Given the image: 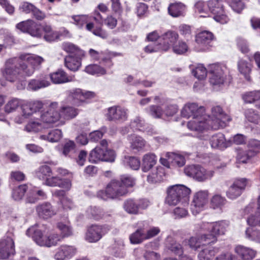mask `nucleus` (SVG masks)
<instances>
[{
    "label": "nucleus",
    "instance_id": "obj_29",
    "mask_svg": "<svg viewBox=\"0 0 260 260\" xmlns=\"http://www.w3.org/2000/svg\"><path fill=\"white\" fill-rule=\"evenodd\" d=\"M234 251L242 260H252L257 254L256 250L241 245L236 246Z\"/></svg>",
    "mask_w": 260,
    "mask_h": 260
},
{
    "label": "nucleus",
    "instance_id": "obj_58",
    "mask_svg": "<svg viewBox=\"0 0 260 260\" xmlns=\"http://www.w3.org/2000/svg\"><path fill=\"white\" fill-rule=\"evenodd\" d=\"M226 202V200L225 198L220 194H216L212 197L210 204L213 209H218L223 207Z\"/></svg>",
    "mask_w": 260,
    "mask_h": 260
},
{
    "label": "nucleus",
    "instance_id": "obj_53",
    "mask_svg": "<svg viewBox=\"0 0 260 260\" xmlns=\"http://www.w3.org/2000/svg\"><path fill=\"white\" fill-rule=\"evenodd\" d=\"M85 72L92 75H103L106 73L105 69L98 64H89L86 67Z\"/></svg>",
    "mask_w": 260,
    "mask_h": 260
},
{
    "label": "nucleus",
    "instance_id": "obj_14",
    "mask_svg": "<svg viewBox=\"0 0 260 260\" xmlns=\"http://www.w3.org/2000/svg\"><path fill=\"white\" fill-rule=\"evenodd\" d=\"M250 180L246 178H236L226 192V197L231 200H235L239 197L249 186Z\"/></svg>",
    "mask_w": 260,
    "mask_h": 260
},
{
    "label": "nucleus",
    "instance_id": "obj_46",
    "mask_svg": "<svg viewBox=\"0 0 260 260\" xmlns=\"http://www.w3.org/2000/svg\"><path fill=\"white\" fill-rule=\"evenodd\" d=\"M168 11L174 17L183 16L185 11V6L181 3L172 4L169 6Z\"/></svg>",
    "mask_w": 260,
    "mask_h": 260
},
{
    "label": "nucleus",
    "instance_id": "obj_36",
    "mask_svg": "<svg viewBox=\"0 0 260 260\" xmlns=\"http://www.w3.org/2000/svg\"><path fill=\"white\" fill-rule=\"evenodd\" d=\"M165 176L164 169L158 167L150 170L147 176V181L151 184L160 182L164 180Z\"/></svg>",
    "mask_w": 260,
    "mask_h": 260
},
{
    "label": "nucleus",
    "instance_id": "obj_60",
    "mask_svg": "<svg viewBox=\"0 0 260 260\" xmlns=\"http://www.w3.org/2000/svg\"><path fill=\"white\" fill-rule=\"evenodd\" d=\"M247 148L252 155L255 156L260 153V141L255 139L249 140L247 143Z\"/></svg>",
    "mask_w": 260,
    "mask_h": 260
},
{
    "label": "nucleus",
    "instance_id": "obj_55",
    "mask_svg": "<svg viewBox=\"0 0 260 260\" xmlns=\"http://www.w3.org/2000/svg\"><path fill=\"white\" fill-rule=\"evenodd\" d=\"M123 163L125 166H128L135 170H138L140 167V160L134 156H125L123 160Z\"/></svg>",
    "mask_w": 260,
    "mask_h": 260
},
{
    "label": "nucleus",
    "instance_id": "obj_11",
    "mask_svg": "<svg viewBox=\"0 0 260 260\" xmlns=\"http://www.w3.org/2000/svg\"><path fill=\"white\" fill-rule=\"evenodd\" d=\"M184 173L198 182H205L213 177L214 171L206 169L199 165H192L185 168Z\"/></svg>",
    "mask_w": 260,
    "mask_h": 260
},
{
    "label": "nucleus",
    "instance_id": "obj_56",
    "mask_svg": "<svg viewBox=\"0 0 260 260\" xmlns=\"http://www.w3.org/2000/svg\"><path fill=\"white\" fill-rule=\"evenodd\" d=\"M172 47L173 52L179 55L185 54L188 50L187 44L182 40L179 41L178 43H175Z\"/></svg>",
    "mask_w": 260,
    "mask_h": 260
},
{
    "label": "nucleus",
    "instance_id": "obj_13",
    "mask_svg": "<svg viewBox=\"0 0 260 260\" xmlns=\"http://www.w3.org/2000/svg\"><path fill=\"white\" fill-rule=\"evenodd\" d=\"M208 197L207 190H201L194 193L190 205V210L193 215H196L206 209Z\"/></svg>",
    "mask_w": 260,
    "mask_h": 260
},
{
    "label": "nucleus",
    "instance_id": "obj_22",
    "mask_svg": "<svg viewBox=\"0 0 260 260\" xmlns=\"http://www.w3.org/2000/svg\"><path fill=\"white\" fill-rule=\"evenodd\" d=\"M229 226L227 220H221L214 222H203L201 229L205 231L213 232L217 236L224 235Z\"/></svg>",
    "mask_w": 260,
    "mask_h": 260
},
{
    "label": "nucleus",
    "instance_id": "obj_25",
    "mask_svg": "<svg viewBox=\"0 0 260 260\" xmlns=\"http://www.w3.org/2000/svg\"><path fill=\"white\" fill-rule=\"evenodd\" d=\"M38 216L43 219H48L56 214L55 208L48 202L38 204L36 207Z\"/></svg>",
    "mask_w": 260,
    "mask_h": 260
},
{
    "label": "nucleus",
    "instance_id": "obj_44",
    "mask_svg": "<svg viewBox=\"0 0 260 260\" xmlns=\"http://www.w3.org/2000/svg\"><path fill=\"white\" fill-rule=\"evenodd\" d=\"M129 239L131 243L133 244H139L142 243L146 240L145 229L139 227L135 232L129 235Z\"/></svg>",
    "mask_w": 260,
    "mask_h": 260
},
{
    "label": "nucleus",
    "instance_id": "obj_15",
    "mask_svg": "<svg viewBox=\"0 0 260 260\" xmlns=\"http://www.w3.org/2000/svg\"><path fill=\"white\" fill-rule=\"evenodd\" d=\"M115 158V153L113 150H107L97 146L89 153V161L92 163H98L100 161L113 162Z\"/></svg>",
    "mask_w": 260,
    "mask_h": 260
},
{
    "label": "nucleus",
    "instance_id": "obj_45",
    "mask_svg": "<svg viewBox=\"0 0 260 260\" xmlns=\"http://www.w3.org/2000/svg\"><path fill=\"white\" fill-rule=\"evenodd\" d=\"M21 109L22 110V116L21 117H16L15 118V121L19 124L22 123L24 121V119L29 118L34 114L28 102L22 103Z\"/></svg>",
    "mask_w": 260,
    "mask_h": 260
},
{
    "label": "nucleus",
    "instance_id": "obj_2",
    "mask_svg": "<svg viewBox=\"0 0 260 260\" xmlns=\"http://www.w3.org/2000/svg\"><path fill=\"white\" fill-rule=\"evenodd\" d=\"M44 59L37 54L22 53L18 58L8 59L2 71L3 77L10 82H19L25 77L32 76L40 68Z\"/></svg>",
    "mask_w": 260,
    "mask_h": 260
},
{
    "label": "nucleus",
    "instance_id": "obj_24",
    "mask_svg": "<svg viewBox=\"0 0 260 260\" xmlns=\"http://www.w3.org/2000/svg\"><path fill=\"white\" fill-rule=\"evenodd\" d=\"M148 206V203L146 200L140 201L132 199L126 200L123 205L124 211L130 214H138L140 209H144Z\"/></svg>",
    "mask_w": 260,
    "mask_h": 260
},
{
    "label": "nucleus",
    "instance_id": "obj_63",
    "mask_svg": "<svg viewBox=\"0 0 260 260\" xmlns=\"http://www.w3.org/2000/svg\"><path fill=\"white\" fill-rule=\"evenodd\" d=\"M231 8L235 12L240 13L244 7V0H226Z\"/></svg>",
    "mask_w": 260,
    "mask_h": 260
},
{
    "label": "nucleus",
    "instance_id": "obj_54",
    "mask_svg": "<svg viewBox=\"0 0 260 260\" xmlns=\"http://www.w3.org/2000/svg\"><path fill=\"white\" fill-rule=\"evenodd\" d=\"M243 100L246 103H252L260 100V90L245 92L243 94Z\"/></svg>",
    "mask_w": 260,
    "mask_h": 260
},
{
    "label": "nucleus",
    "instance_id": "obj_57",
    "mask_svg": "<svg viewBox=\"0 0 260 260\" xmlns=\"http://www.w3.org/2000/svg\"><path fill=\"white\" fill-rule=\"evenodd\" d=\"M27 189L25 184L20 185L13 189L12 197L15 201H19L22 199Z\"/></svg>",
    "mask_w": 260,
    "mask_h": 260
},
{
    "label": "nucleus",
    "instance_id": "obj_23",
    "mask_svg": "<svg viewBox=\"0 0 260 260\" xmlns=\"http://www.w3.org/2000/svg\"><path fill=\"white\" fill-rule=\"evenodd\" d=\"M178 107L176 105H171L167 106L164 111H162L159 106H151L146 109L147 113L155 118L162 117L163 115L169 117L172 116L178 111Z\"/></svg>",
    "mask_w": 260,
    "mask_h": 260
},
{
    "label": "nucleus",
    "instance_id": "obj_28",
    "mask_svg": "<svg viewBox=\"0 0 260 260\" xmlns=\"http://www.w3.org/2000/svg\"><path fill=\"white\" fill-rule=\"evenodd\" d=\"M109 250L111 254L116 257H124L126 253L123 240L120 238L114 239L113 243L109 247Z\"/></svg>",
    "mask_w": 260,
    "mask_h": 260
},
{
    "label": "nucleus",
    "instance_id": "obj_39",
    "mask_svg": "<svg viewBox=\"0 0 260 260\" xmlns=\"http://www.w3.org/2000/svg\"><path fill=\"white\" fill-rule=\"evenodd\" d=\"M83 90L77 88L68 91V100L73 105L79 106L84 103L83 101Z\"/></svg>",
    "mask_w": 260,
    "mask_h": 260
},
{
    "label": "nucleus",
    "instance_id": "obj_38",
    "mask_svg": "<svg viewBox=\"0 0 260 260\" xmlns=\"http://www.w3.org/2000/svg\"><path fill=\"white\" fill-rule=\"evenodd\" d=\"M132 149L136 151L143 150L146 146V141L140 136L135 134L128 136Z\"/></svg>",
    "mask_w": 260,
    "mask_h": 260
},
{
    "label": "nucleus",
    "instance_id": "obj_50",
    "mask_svg": "<svg viewBox=\"0 0 260 260\" xmlns=\"http://www.w3.org/2000/svg\"><path fill=\"white\" fill-rule=\"evenodd\" d=\"M61 131L58 129L51 131L47 135H43L40 136L42 140H46L49 142L55 143L58 142L62 137Z\"/></svg>",
    "mask_w": 260,
    "mask_h": 260
},
{
    "label": "nucleus",
    "instance_id": "obj_40",
    "mask_svg": "<svg viewBox=\"0 0 260 260\" xmlns=\"http://www.w3.org/2000/svg\"><path fill=\"white\" fill-rule=\"evenodd\" d=\"M157 158L156 155L151 153L145 154L142 159V170L144 172H147L153 169L156 164Z\"/></svg>",
    "mask_w": 260,
    "mask_h": 260
},
{
    "label": "nucleus",
    "instance_id": "obj_64",
    "mask_svg": "<svg viewBox=\"0 0 260 260\" xmlns=\"http://www.w3.org/2000/svg\"><path fill=\"white\" fill-rule=\"evenodd\" d=\"M171 155L172 160V165L181 167L185 165V159L183 155L174 153H172Z\"/></svg>",
    "mask_w": 260,
    "mask_h": 260
},
{
    "label": "nucleus",
    "instance_id": "obj_19",
    "mask_svg": "<svg viewBox=\"0 0 260 260\" xmlns=\"http://www.w3.org/2000/svg\"><path fill=\"white\" fill-rule=\"evenodd\" d=\"M105 116L109 121L122 122L127 119V110L119 106H114L105 111Z\"/></svg>",
    "mask_w": 260,
    "mask_h": 260
},
{
    "label": "nucleus",
    "instance_id": "obj_59",
    "mask_svg": "<svg viewBox=\"0 0 260 260\" xmlns=\"http://www.w3.org/2000/svg\"><path fill=\"white\" fill-rule=\"evenodd\" d=\"M129 126L133 131H145L146 125L143 119L140 117H137L131 121Z\"/></svg>",
    "mask_w": 260,
    "mask_h": 260
},
{
    "label": "nucleus",
    "instance_id": "obj_8",
    "mask_svg": "<svg viewBox=\"0 0 260 260\" xmlns=\"http://www.w3.org/2000/svg\"><path fill=\"white\" fill-rule=\"evenodd\" d=\"M191 190L183 184L169 186L166 189L165 202L170 206H175L182 199H188Z\"/></svg>",
    "mask_w": 260,
    "mask_h": 260
},
{
    "label": "nucleus",
    "instance_id": "obj_35",
    "mask_svg": "<svg viewBox=\"0 0 260 260\" xmlns=\"http://www.w3.org/2000/svg\"><path fill=\"white\" fill-rule=\"evenodd\" d=\"M51 81L54 84H62L73 81V77L69 76L62 70H58L49 75Z\"/></svg>",
    "mask_w": 260,
    "mask_h": 260
},
{
    "label": "nucleus",
    "instance_id": "obj_12",
    "mask_svg": "<svg viewBox=\"0 0 260 260\" xmlns=\"http://www.w3.org/2000/svg\"><path fill=\"white\" fill-rule=\"evenodd\" d=\"M244 215H247L246 222L249 227H260V196L257 200L256 207L254 203H250L244 209Z\"/></svg>",
    "mask_w": 260,
    "mask_h": 260
},
{
    "label": "nucleus",
    "instance_id": "obj_20",
    "mask_svg": "<svg viewBox=\"0 0 260 260\" xmlns=\"http://www.w3.org/2000/svg\"><path fill=\"white\" fill-rule=\"evenodd\" d=\"M14 253V240L12 235L9 234L0 240V259L8 258Z\"/></svg>",
    "mask_w": 260,
    "mask_h": 260
},
{
    "label": "nucleus",
    "instance_id": "obj_52",
    "mask_svg": "<svg viewBox=\"0 0 260 260\" xmlns=\"http://www.w3.org/2000/svg\"><path fill=\"white\" fill-rule=\"evenodd\" d=\"M22 101L17 98H12L9 100L4 107L6 113H10L15 112L19 107H21Z\"/></svg>",
    "mask_w": 260,
    "mask_h": 260
},
{
    "label": "nucleus",
    "instance_id": "obj_27",
    "mask_svg": "<svg viewBox=\"0 0 260 260\" xmlns=\"http://www.w3.org/2000/svg\"><path fill=\"white\" fill-rule=\"evenodd\" d=\"M86 215L88 218L99 220L110 221L112 216L108 212L104 211L102 209L96 206H90L86 210Z\"/></svg>",
    "mask_w": 260,
    "mask_h": 260
},
{
    "label": "nucleus",
    "instance_id": "obj_61",
    "mask_svg": "<svg viewBox=\"0 0 260 260\" xmlns=\"http://www.w3.org/2000/svg\"><path fill=\"white\" fill-rule=\"evenodd\" d=\"M254 156V155H252L250 151L248 149L247 151H239L238 153L237 158L240 163H247Z\"/></svg>",
    "mask_w": 260,
    "mask_h": 260
},
{
    "label": "nucleus",
    "instance_id": "obj_49",
    "mask_svg": "<svg viewBox=\"0 0 260 260\" xmlns=\"http://www.w3.org/2000/svg\"><path fill=\"white\" fill-rule=\"evenodd\" d=\"M89 54L90 57L94 60H98L101 58L102 62H105V66L107 68H110L113 66L110 57H104L102 52H99L92 49H90L89 50Z\"/></svg>",
    "mask_w": 260,
    "mask_h": 260
},
{
    "label": "nucleus",
    "instance_id": "obj_16",
    "mask_svg": "<svg viewBox=\"0 0 260 260\" xmlns=\"http://www.w3.org/2000/svg\"><path fill=\"white\" fill-rule=\"evenodd\" d=\"M111 229L108 224L91 225L86 233L85 239L89 242L95 243L99 241L103 236L106 234Z\"/></svg>",
    "mask_w": 260,
    "mask_h": 260
},
{
    "label": "nucleus",
    "instance_id": "obj_48",
    "mask_svg": "<svg viewBox=\"0 0 260 260\" xmlns=\"http://www.w3.org/2000/svg\"><path fill=\"white\" fill-rule=\"evenodd\" d=\"M245 118L250 122L260 125V113L253 109H248L245 110Z\"/></svg>",
    "mask_w": 260,
    "mask_h": 260
},
{
    "label": "nucleus",
    "instance_id": "obj_3",
    "mask_svg": "<svg viewBox=\"0 0 260 260\" xmlns=\"http://www.w3.org/2000/svg\"><path fill=\"white\" fill-rule=\"evenodd\" d=\"M208 71L209 74V83L214 90L220 91L230 83L231 77L225 64L220 63L211 64L208 66ZM192 72L194 77L202 80L206 78L207 69L200 64Z\"/></svg>",
    "mask_w": 260,
    "mask_h": 260
},
{
    "label": "nucleus",
    "instance_id": "obj_33",
    "mask_svg": "<svg viewBox=\"0 0 260 260\" xmlns=\"http://www.w3.org/2000/svg\"><path fill=\"white\" fill-rule=\"evenodd\" d=\"M218 252V248L210 245L202 246L198 254V260H213Z\"/></svg>",
    "mask_w": 260,
    "mask_h": 260
},
{
    "label": "nucleus",
    "instance_id": "obj_30",
    "mask_svg": "<svg viewBox=\"0 0 260 260\" xmlns=\"http://www.w3.org/2000/svg\"><path fill=\"white\" fill-rule=\"evenodd\" d=\"M45 113H42L40 115V120H30L25 126V129L27 132L37 133L43 128H47L52 126L54 123H47L45 122L42 118V116Z\"/></svg>",
    "mask_w": 260,
    "mask_h": 260
},
{
    "label": "nucleus",
    "instance_id": "obj_26",
    "mask_svg": "<svg viewBox=\"0 0 260 260\" xmlns=\"http://www.w3.org/2000/svg\"><path fill=\"white\" fill-rule=\"evenodd\" d=\"M179 39L178 34L173 30H169L160 36L161 46L164 51H168Z\"/></svg>",
    "mask_w": 260,
    "mask_h": 260
},
{
    "label": "nucleus",
    "instance_id": "obj_62",
    "mask_svg": "<svg viewBox=\"0 0 260 260\" xmlns=\"http://www.w3.org/2000/svg\"><path fill=\"white\" fill-rule=\"evenodd\" d=\"M209 233L204 234L200 235L203 243L205 244L211 245L215 244L217 241V235L213 232H208Z\"/></svg>",
    "mask_w": 260,
    "mask_h": 260
},
{
    "label": "nucleus",
    "instance_id": "obj_34",
    "mask_svg": "<svg viewBox=\"0 0 260 260\" xmlns=\"http://www.w3.org/2000/svg\"><path fill=\"white\" fill-rule=\"evenodd\" d=\"M166 246L167 249L174 255L178 256L183 255L184 251L182 245L177 242L171 236H168L167 237Z\"/></svg>",
    "mask_w": 260,
    "mask_h": 260
},
{
    "label": "nucleus",
    "instance_id": "obj_41",
    "mask_svg": "<svg viewBox=\"0 0 260 260\" xmlns=\"http://www.w3.org/2000/svg\"><path fill=\"white\" fill-rule=\"evenodd\" d=\"M64 64L70 71L76 72L81 66V59L71 55H68L64 58Z\"/></svg>",
    "mask_w": 260,
    "mask_h": 260
},
{
    "label": "nucleus",
    "instance_id": "obj_10",
    "mask_svg": "<svg viewBox=\"0 0 260 260\" xmlns=\"http://www.w3.org/2000/svg\"><path fill=\"white\" fill-rule=\"evenodd\" d=\"M70 17L72 20L71 22L79 29H82L85 26L86 30L91 32L96 36L102 39H106L108 37V33L106 30L103 29L101 27H96L94 28V23L88 21V15H74Z\"/></svg>",
    "mask_w": 260,
    "mask_h": 260
},
{
    "label": "nucleus",
    "instance_id": "obj_21",
    "mask_svg": "<svg viewBox=\"0 0 260 260\" xmlns=\"http://www.w3.org/2000/svg\"><path fill=\"white\" fill-rule=\"evenodd\" d=\"M77 252V248L74 245L61 244L56 249L54 258L55 260H70Z\"/></svg>",
    "mask_w": 260,
    "mask_h": 260
},
{
    "label": "nucleus",
    "instance_id": "obj_1",
    "mask_svg": "<svg viewBox=\"0 0 260 260\" xmlns=\"http://www.w3.org/2000/svg\"><path fill=\"white\" fill-rule=\"evenodd\" d=\"M210 115H206L205 107L199 106L196 103L185 105L181 111L183 117L192 118L187 122V127L194 132L195 136L201 140H206L208 139V131L223 128L231 120L230 117L220 106H213Z\"/></svg>",
    "mask_w": 260,
    "mask_h": 260
},
{
    "label": "nucleus",
    "instance_id": "obj_5",
    "mask_svg": "<svg viewBox=\"0 0 260 260\" xmlns=\"http://www.w3.org/2000/svg\"><path fill=\"white\" fill-rule=\"evenodd\" d=\"M26 235L31 237L39 246L50 248L61 242V237L56 232H51L46 226L35 225L27 229Z\"/></svg>",
    "mask_w": 260,
    "mask_h": 260
},
{
    "label": "nucleus",
    "instance_id": "obj_32",
    "mask_svg": "<svg viewBox=\"0 0 260 260\" xmlns=\"http://www.w3.org/2000/svg\"><path fill=\"white\" fill-rule=\"evenodd\" d=\"M210 145L212 148L224 149L229 147L231 142L225 140L224 135L220 133L212 136L209 139Z\"/></svg>",
    "mask_w": 260,
    "mask_h": 260
},
{
    "label": "nucleus",
    "instance_id": "obj_47",
    "mask_svg": "<svg viewBox=\"0 0 260 260\" xmlns=\"http://www.w3.org/2000/svg\"><path fill=\"white\" fill-rule=\"evenodd\" d=\"M245 238L248 240L260 244V230L251 227L246 228Z\"/></svg>",
    "mask_w": 260,
    "mask_h": 260
},
{
    "label": "nucleus",
    "instance_id": "obj_31",
    "mask_svg": "<svg viewBox=\"0 0 260 260\" xmlns=\"http://www.w3.org/2000/svg\"><path fill=\"white\" fill-rule=\"evenodd\" d=\"M50 85L47 75H42L39 79H33L29 81L27 89L28 90L37 91L41 88H45Z\"/></svg>",
    "mask_w": 260,
    "mask_h": 260
},
{
    "label": "nucleus",
    "instance_id": "obj_43",
    "mask_svg": "<svg viewBox=\"0 0 260 260\" xmlns=\"http://www.w3.org/2000/svg\"><path fill=\"white\" fill-rule=\"evenodd\" d=\"M237 66L240 74L243 75L247 80H250V74L251 71V63L246 60L241 59L238 61Z\"/></svg>",
    "mask_w": 260,
    "mask_h": 260
},
{
    "label": "nucleus",
    "instance_id": "obj_42",
    "mask_svg": "<svg viewBox=\"0 0 260 260\" xmlns=\"http://www.w3.org/2000/svg\"><path fill=\"white\" fill-rule=\"evenodd\" d=\"M57 228L60 231L59 236L61 237V240L68 238L73 235V230L69 221H60L57 223Z\"/></svg>",
    "mask_w": 260,
    "mask_h": 260
},
{
    "label": "nucleus",
    "instance_id": "obj_18",
    "mask_svg": "<svg viewBox=\"0 0 260 260\" xmlns=\"http://www.w3.org/2000/svg\"><path fill=\"white\" fill-rule=\"evenodd\" d=\"M16 28L21 31L28 33L34 37L41 38L42 36L41 25L32 20L28 19L18 23Z\"/></svg>",
    "mask_w": 260,
    "mask_h": 260
},
{
    "label": "nucleus",
    "instance_id": "obj_17",
    "mask_svg": "<svg viewBox=\"0 0 260 260\" xmlns=\"http://www.w3.org/2000/svg\"><path fill=\"white\" fill-rule=\"evenodd\" d=\"M213 39V34L209 31L204 30L199 32L196 37V50L198 52L208 50L212 46L211 43Z\"/></svg>",
    "mask_w": 260,
    "mask_h": 260
},
{
    "label": "nucleus",
    "instance_id": "obj_51",
    "mask_svg": "<svg viewBox=\"0 0 260 260\" xmlns=\"http://www.w3.org/2000/svg\"><path fill=\"white\" fill-rule=\"evenodd\" d=\"M186 243L190 249L194 251L200 250L202 246H205L200 235L190 237L186 240Z\"/></svg>",
    "mask_w": 260,
    "mask_h": 260
},
{
    "label": "nucleus",
    "instance_id": "obj_37",
    "mask_svg": "<svg viewBox=\"0 0 260 260\" xmlns=\"http://www.w3.org/2000/svg\"><path fill=\"white\" fill-rule=\"evenodd\" d=\"M41 30L42 35L44 34L43 38L47 42H54L60 39V34L57 31L53 30L50 25H41Z\"/></svg>",
    "mask_w": 260,
    "mask_h": 260
},
{
    "label": "nucleus",
    "instance_id": "obj_6",
    "mask_svg": "<svg viewBox=\"0 0 260 260\" xmlns=\"http://www.w3.org/2000/svg\"><path fill=\"white\" fill-rule=\"evenodd\" d=\"M57 102L50 103L48 110L42 116V119L47 123H54L55 125L63 124L64 120L74 118L78 114L75 108L70 106L58 108Z\"/></svg>",
    "mask_w": 260,
    "mask_h": 260
},
{
    "label": "nucleus",
    "instance_id": "obj_4",
    "mask_svg": "<svg viewBox=\"0 0 260 260\" xmlns=\"http://www.w3.org/2000/svg\"><path fill=\"white\" fill-rule=\"evenodd\" d=\"M194 7L196 12L200 14V17H205L210 12L213 15V19L220 24H226L230 20L221 1L210 0L206 4L203 1H199L195 3Z\"/></svg>",
    "mask_w": 260,
    "mask_h": 260
},
{
    "label": "nucleus",
    "instance_id": "obj_9",
    "mask_svg": "<svg viewBox=\"0 0 260 260\" xmlns=\"http://www.w3.org/2000/svg\"><path fill=\"white\" fill-rule=\"evenodd\" d=\"M127 192V189L122 186L119 181L112 180L107 184L105 190L98 191L96 196L103 200L107 201L118 199L125 195Z\"/></svg>",
    "mask_w": 260,
    "mask_h": 260
},
{
    "label": "nucleus",
    "instance_id": "obj_7",
    "mask_svg": "<svg viewBox=\"0 0 260 260\" xmlns=\"http://www.w3.org/2000/svg\"><path fill=\"white\" fill-rule=\"evenodd\" d=\"M52 171L50 167L43 165L38 167L35 172V177L38 179L44 181L43 184L50 187H59L69 190L72 183L70 179L60 178L57 176H51Z\"/></svg>",
    "mask_w": 260,
    "mask_h": 260
}]
</instances>
